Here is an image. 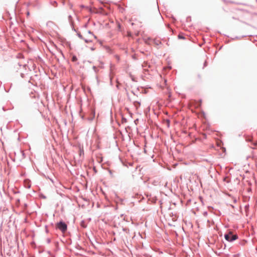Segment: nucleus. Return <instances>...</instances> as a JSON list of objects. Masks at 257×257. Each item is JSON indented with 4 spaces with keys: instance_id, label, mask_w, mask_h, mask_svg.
<instances>
[{
    "instance_id": "7ed1b4c3",
    "label": "nucleus",
    "mask_w": 257,
    "mask_h": 257,
    "mask_svg": "<svg viewBox=\"0 0 257 257\" xmlns=\"http://www.w3.org/2000/svg\"><path fill=\"white\" fill-rule=\"evenodd\" d=\"M178 38L179 39H185L184 37L183 36L181 35H178Z\"/></svg>"
},
{
    "instance_id": "0eeeda50",
    "label": "nucleus",
    "mask_w": 257,
    "mask_h": 257,
    "mask_svg": "<svg viewBox=\"0 0 257 257\" xmlns=\"http://www.w3.org/2000/svg\"><path fill=\"white\" fill-rule=\"evenodd\" d=\"M75 60V57H73V60L74 61Z\"/></svg>"
},
{
    "instance_id": "6e6552de",
    "label": "nucleus",
    "mask_w": 257,
    "mask_h": 257,
    "mask_svg": "<svg viewBox=\"0 0 257 257\" xmlns=\"http://www.w3.org/2000/svg\"><path fill=\"white\" fill-rule=\"evenodd\" d=\"M222 150H223V152H224L225 151V150L224 148H222Z\"/></svg>"
},
{
    "instance_id": "f03ea898",
    "label": "nucleus",
    "mask_w": 257,
    "mask_h": 257,
    "mask_svg": "<svg viewBox=\"0 0 257 257\" xmlns=\"http://www.w3.org/2000/svg\"><path fill=\"white\" fill-rule=\"evenodd\" d=\"M57 227L63 232H64L67 229V225L63 222H60L59 223H58L57 224Z\"/></svg>"
},
{
    "instance_id": "f257e3e1",
    "label": "nucleus",
    "mask_w": 257,
    "mask_h": 257,
    "mask_svg": "<svg viewBox=\"0 0 257 257\" xmlns=\"http://www.w3.org/2000/svg\"><path fill=\"white\" fill-rule=\"evenodd\" d=\"M238 237L237 234L233 233L232 231H229L226 233V240L228 241H232L236 240Z\"/></svg>"
},
{
    "instance_id": "423d86ee",
    "label": "nucleus",
    "mask_w": 257,
    "mask_h": 257,
    "mask_svg": "<svg viewBox=\"0 0 257 257\" xmlns=\"http://www.w3.org/2000/svg\"><path fill=\"white\" fill-rule=\"evenodd\" d=\"M201 100H200L199 105H201Z\"/></svg>"
},
{
    "instance_id": "39448f33",
    "label": "nucleus",
    "mask_w": 257,
    "mask_h": 257,
    "mask_svg": "<svg viewBox=\"0 0 257 257\" xmlns=\"http://www.w3.org/2000/svg\"><path fill=\"white\" fill-rule=\"evenodd\" d=\"M235 201H236V199H235V198H234V199H233V202H235Z\"/></svg>"
},
{
    "instance_id": "20e7f679",
    "label": "nucleus",
    "mask_w": 257,
    "mask_h": 257,
    "mask_svg": "<svg viewBox=\"0 0 257 257\" xmlns=\"http://www.w3.org/2000/svg\"><path fill=\"white\" fill-rule=\"evenodd\" d=\"M221 142H217V144L218 146H221Z\"/></svg>"
}]
</instances>
